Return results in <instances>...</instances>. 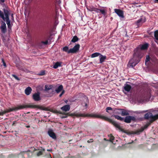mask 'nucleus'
<instances>
[{"label":"nucleus","instance_id":"f257e3e1","mask_svg":"<svg viewBox=\"0 0 158 158\" xmlns=\"http://www.w3.org/2000/svg\"><path fill=\"white\" fill-rule=\"evenodd\" d=\"M75 116L78 117H91L96 118H101L102 119L105 120L106 121H107L110 123L113 124L115 127L118 128L119 130L122 132H124V130L121 128L120 125L117 123L116 122L113 121L111 119L109 118H108L102 116L100 115L97 114H84L81 113H77L75 114Z\"/></svg>","mask_w":158,"mask_h":158},{"label":"nucleus","instance_id":"f03ea898","mask_svg":"<svg viewBox=\"0 0 158 158\" xmlns=\"http://www.w3.org/2000/svg\"><path fill=\"white\" fill-rule=\"evenodd\" d=\"M38 106L36 105H19L13 108H10L8 109H7L2 112H0V115L3 116L4 114L12 111H13L18 110L25 108H38Z\"/></svg>","mask_w":158,"mask_h":158},{"label":"nucleus","instance_id":"7ed1b4c3","mask_svg":"<svg viewBox=\"0 0 158 158\" xmlns=\"http://www.w3.org/2000/svg\"><path fill=\"white\" fill-rule=\"evenodd\" d=\"M142 56H138L137 53H135L133 55V57L130 60L127 64V67L133 68L139 63Z\"/></svg>","mask_w":158,"mask_h":158},{"label":"nucleus","instance_id":"20e7f679","mask_svg":"<svg viewBox=\"0 0 158 158\" xmlns=\"http://www.w3.org/2000/svg\"><path fill=\"white\" fill-rule=\"evenodd\" d=\"M80 47V45L79 44H76L72 48L69 49V48L67 46H65L63 48V50L68 53H75L77 52L79 50Z\"/></svg>","mask_w":158,"mask_h":158},{"label":"nucleus","instance_id":"39448f33","mask_svg":"<svg viewBox=\"0 0 158 158\" xmlns=\"http://www.w3.org/2000/svg\"><path fill=\"white\" fill-rule=\"evenodd\" d=\"M144 118L145 119L147 120L150 118V119L149 122H150L151 123H152L156 120L158 119V114L155 115H153L152 113L148 112L145 114Z\"/></svg>","mask_w":158,"mask_h":158},{"label":"nucleus","instance_id":"423d86ee","mask_svg":"<svg viewBox=\"0 0 158 158\" xmlns=\"http://www.w3.org/2000/svg\"><path fill=\"white\" fill-rule=\"evenodd\" d=\"M4 13L5 14V17H4L5 20H3L6 21V24L7 25L8 28H10L11 27V26L10 25V21L9 19V16L8 12L4 11Z\"/></svg>","mask_w":158,"mask_h":158},{"label":"nucleus","instance_id":"0eeeda50","mask_svg":"<svg viewBox=\"0 0 158 158\" xmlns=\"http://www.w3.org/2000/svg\"><path fill=\"white\" fill-rule=\"evenodd\" d=\"M135 120L136 118L134 117L129 116L126 117L125 119L124 118L123 121L126 123H130L131 120L135 121Z\"/></svg>","mask_w":158,"mask_h":158},{"label":"nucleus","instance_id":"6e6552de","mask_svg":"<svg viewBox=\"0 0 158 158\" xmlns=\"http://www.w3.org/2000/svg\"><path fill=\"white\" fill-rule=\"evenodd\" d=\"M114 12L121 18H124L123 11L119 9H115L114 10Z\"/></svg>","mask_w":158,"mask_h":158},{"label":"nucleus","instance_id":"1a4fd4ad","mask_svg":"<svg viewBox=\"0 0 158 158\" xmlns=\"http://www.w3.org/2000/svg\"><path fill=\"white\" fill-rule=\"evenodd\" d=\"M48 134L49 135L54 139H56V136L55 134L52 130H49L48 131Z\"/></svg>","mask_w":158,"mask_h":158},{"label":"nucleus","instance_id":"9d476101","mask_svg":"<svg viewBox=\"0 0 158 158\" xmlns=\"http://www.w3.org/2000/svg\"><path fill=\"white\" fill-rule=\"evenodd\" d=\"M33 98L35 101H39L40 100L39 92L35 93L33 95Z\"/></svg>","mask_w":158,"mask_h":158},{"label":"nucleus","instance_id":"9b49d317","mask_svg":"<svg viewBox=\"0 0 158 158\" xmlns=\"http://www.w3.org/2000/svg\"><path fill=\"white\" fill-rule=\"evenodd\" d=\"M0 29L2 32L3 33H5L6 31V26L5 22H2V25L0 27Z\"/></svg>","mask_w":158,"mask_h":158},{"label":"nucleus","instance_id":"f8f14e48","mask_svg":"<svg viewBox=\"0 0 158 158\" xmlns=\"http://www.w3.org/2000/svg\"><path fill=\"white\" fill-rule=\"evenodd\" d=\"M70 109V106L69 105H65L61 108V109L63 111L65 112L69 111Z\"/></svg>","mask_w":158,"mask_h":158},{"label":"nucleus","instance_id":"ddd939ff","mask_svg":"<svg viewBox=\"0 0 158 158\" xmlns=\"http://www.w3.org/2000/svg\"><path fill=\"white\" fill-rule=\"evenodd\" d=\"M123 89L125 91L129 92L131 89V87L130 85L126 84L124 85Z\"/></svg>","mask_w":158,"mask_h":158},{"label":"nucleus","instance_id":"4468645a","mask_svg":"<svg viewBox=\"0 0 158 158\" xmlns=\"http://www.w3.org/2000/svg\"><path fill=\"white\" fill-rule=\"evenodd\" d=\"M32 89L30 87H28L25 90V94L27 95H29L31 93Z\"/></svg>","mask_w":158,"mask_h":158},{"label":"nucleus","instance_id":"2eb2a0df","mask_svg":"<svg viewBox=\"0 0 158 158\" xmlns=\"http://www.w3.org/2000/svg\"><path fill=\"white\" fill-rule=\"evenodd\" d=\"M99 58L100 59V63H102L106 59V56H103L100 54Z\"/></svg>","mask_w":158,"mask_h":158},{"label":"nucleus","instance_id":"dca6fc26","mask_svg":"<svg viewBox=\"0 0 158 158\" xmlns=\"http://www.w3.org/2000/svg\"><path fill=\"white\" fill-rule=\"evenodd\" d=\"M63 86L62 85H59L58 87L55 89V91L57 93H59L61 91L63 90Z\"/></svg>","mask_w":158,"mask_h":158},{"label":"nucleus","instance_id":"f3484780","mask_svg":"<svg viewBox=\"0 0 158 158\" xmlns=\"http://www.w3.org/2000/svg\"><path fill=\"white\" fill-rule=\"evenodd\" d=\"M146 19L144 17H142L141 18L138 20L137 22V23L138 24L139 23H143L145 22Z\"/></svg>","mask_w":158,"mask_h":158},{"label":"nucleus","instance_id":"a211bd4d","mask_svg":"<svg viewBox=\"0 0 158 158\" xmlns=\"http://www.w3.org/2000/svg\"><path fill=\"white\" fill-rule=\"evenodd\" d=\"M121 113L122 116L127 115H129L128 113L125 110L121 109Z\"/></svg>","mask_w":158,"mask_h":158},{"label":"nucleus","instance_id":"6ab92c4d","mask_svg":"<svg viewBox=\"0 0 158 158\" xmlns=\"http://www.w3.org/2000/svg\"><path fill=\"white\" fill-rule=\"evenodd\" d=\"M121 109L115 108L114 110V113L117 114H120L121 113Z\"/></svg>","mask_w":158,"mask_h":158},{"label":"nucleus","instance_id":"aec40b11","mask_svg":"<svg viewBox=\"0 0 158 158\" xmlns=\"http://www.w3.org/2000/svg\"><path fill=\"white\" fill-rule=\"evenodd\" d=\"M52 85H45V89L46 91H48V90L51 89L52 88Z\"/></svg>","mask_w":158,"mask_h":158},{"label":"nucleus","instance_id":"412c9836","mask_svg":"<svg viewBox=\"0 0 158 158\" xmlns=\"http://www.w3.org/2000/svg\"><path fill=\"white\" fill-rule=\"evenodd\" d=\"M62 63L61 62H57L54 65L53 68L54 69H57L58 67L60 66Z\"/></svg>","mask_w":158,"mask_h":158},{"label":"nucleus","instance_id":"4be33fe9","mask_svg":"<svg viewBox=\"0 0 158 158\" xmlns=\"http://www.w3.org/2000/svg\"><path fill=\"white\" fill-rule=\"evenodd\" d=\"M112 116L114 117V118L118 120H120L121 121H123L124 120V118L121 117L118 115H113Z\"/></svg>","mask_w":158,"mask_h":158},{"label":"nucleus","instance_id":"5701e85b","mask_svg":"<svg viewBox=\"0 0 158 158\" xmlns=\"http://www.w3.org/2000/svg\"><path fill=\"white\" fill-rule=\"evenodd\" d=\"M148 47V44H145L141 45L140 48L142 50H145Z\"/></svg>","mask_w":158,"mask_h":158},{"label":"nucleus","instance_id":"b1692460","mask_svg":"<svg viewBox=\"0 0 158 158\" xmlns=\"http://www.w3.org/2000/svg\"><path fill=\"white\" fill-rule=\"evenodd\" d=\"M45 151V150L44 148H43L41 149L37 153V156H40L43 154V152Z\"/></svg>","mask_w":158,"mask_h":158},{"label":"nucleus","instance_id":"393cba45","mask_svg":"<svg viewBox=\"0 0 158 158\" xmlns=\"http://www.w3.org/2000/svg\"><path fill=\"white\" fill-rule=\"evenodd\" d=\"M100 54H101L100 53L98 52H95L92 54L91 55V57L92 58L96 57L98 56H100Z\"/></svg>","mask_w":158,"mask_h":158},{"label":"nucleus","instance_id":"a878e982","mask_svg":"<svg viewBox=\"0 0 158 158\" xmlns=\"http://www.w3.org/2000/svg\"><path fill=\"white\" fill-rule=\"evenodd\" d=\"M79 39L76 36H74L71 40V42L73 43H75L78 41Z\"/></svg>","mask_w":158,"mask_h":158},{"label":"nucleus","instance_id":"bb28decb","mask_svg":"<svg viewBox=\"0 0 158 158\" xmlns=\"http://www.w3.org/2000/svg\"><path fill=\"white\" fill-rule=\"evenodd\" d=\"M154 36L156 40H157L156 42L157 43V41H158V31H156L155 32Z\"/></svg>","mask_w":158,"mask_h":158},{"label":"nucleus","instance_id":"cd10ccee","mask_svg":"<svg viewBox=\"0 0 158 158\" xmlns=\"http://www.w3.org/2000/svg\"><path fill=\"white\" fill-rule=\"evenodd\" d=\"M150 60V57L149 56H147L145 59V64H148V62Z\"/></svg>","mask_w":158,"mask_h":158},{"label":"nucleus","instance_id":"c85d7f7f","mask_svg":"<svg viewBox=\"0 0 158 158\" xmlns=\"http://www.w3.org/2000/svg\"><path fill=\"white\" fill-rule=\"evenodd\" d=\"M152 123L150 122H148L146 125H145L143 127L144 129H147L148 126H149Z\"/></svg>","mask_w":158,"mask_h":158},{"label":"nucleus","instance_id":"c756f323","mask_svg":"<svg viewBox=\"0 0 158 158\" xmlns=\"http://www.w3.org/2000/svg\"><path fill=\"white\" fill-rule=\"evenodd\" d=\"M0 17L3 20H5L4 17L3 13L0 10Z\"/></svg>","mask_w":158,"mask_h":158},{"label":"nucleus","instance_id":"7c9ffc66","mask_svg":"<svg viewBox=\"0 0 158 158\" xmlns=\"http://www.w3.org/2000/svg\"><path fill=\"white\" fill-rule=\"evenodd\" d=\"M45 74V71L44 70H42L39 73V75L40 76L44 75Z\"/></svg>","mask_w":158,"mask_h":158},{"label":"nucleus","instance_id":"2f4dec72","mask_svg":"<svg viewBox=\"0 0 158 158\" xmlns=\"http://www.w3.org/2000/svg\"><path fill=\"white\" fill-rule=\"evenodd\" d=\"M88 10L90 11H94L95 9V8H94V7H89L87 8Z\"/></svg>","mask_w":158,"mask_h":158},{"label":"nucleus","instance_id":"473e14b6","mask_svg":"<svg viewBox=\"0 0 158 158\" xmlns=\"http://www.w3.org/2000/svg\"><path fill=\"white\" fill-rule=\"evenodd\" d=\"M100 12H101L103 15H105L106 14V11L104 10H100Z\"/></svg>","mask_w":158,"mask_h":158},{"label":"nucleus","instance_id":"72a5a7b5","mask_svg":"<svg viewBox=\"0 0 158 158\" xmlns=\"http://www.w3.org/2000/svg\"><path fill=\"white\" fill-rule=\"evenodd\" d=\"M109 136L110 137V140L111 141L114 140V138L112 134L110 135H109Z\"/></svg>","mask_w":158,"mask_h":158},{"label":"nucleus","instance_id":"f704fd0d","mask_svg":"<svg viewBox=\"0 0 158 158\" xmlns=\"http://www.w3.org/2000/svg\"><path fill=\"white\" fill-rule=\"evenodd\" d=\"M112 110V108L111 107H106V112L108 113H109L108 110Z\"/></svg>","mask_w":158,"mask_h":158},{"label":"nucleus","instance_id":"c9c22d12","mask_svg":"<svg viewBox=\"0 0 158 158\" xmlns=\"http://www.w3.org/2000/svg\"><path fill=\"white\" fill-rule=\"evenodd\" d=\"M65 93V91L64 90H63L61 93V94L59 95V97L60 98L62 97V95L64 94Z\"/></svg>","mask_w":158,"mask_h":158},{"label":"nucleus","instance_id":"e433bc0d","mask_svg":"<svg viewBox=\"0 0 158 158\" xmlns=\"http://www.w3.org/2000/svg\"><path fill=\"white\" fill-rule=\"evenodd\" d=\"M100 10H101V9L95 8L94 10V11L96 12L97 13H99V12H100Z\"/></svg>","mask_w":158,"mask_h":158},{"label":"nucleus","instance_id":"4c0bfd02","mask_svg":"<svg viewBox=\"0 0 158 158\" xmlns=\"http://www.w3.org/2000/svg\"><path fill=\"white\" fill-rule=\"evenodd\" d=\"M41 43L44 44V45H46L48 44V41L47 40H46L45 41H42L41 42Z\"/></svg>","mask_w":158,"mask_h":158},{"label":"nucleus","instance_id":"58836bf2","mask_svg":"<svg viewBox=\"0 0 158 158\" xmlns=\"http://www.w3.org/2000/svg\"><path fill=\"white\" fill-rule=\"evenodd\" d=\"M144 130L143 128L142 127L139 130V132H142Z\"/></svg>","mask_w":158,"mask_h":158},{"label":"nucleus","instance_id":"ea45409f","mask_svg":"<svg viewBox=\"0 0 158 158\" xmlns=\"http://www.w3.org/2000/svg\"><path fill=\"white\" fill-rule=\"evenodd\" d=\"M56 113H58V114H65V113H62L60 111H56Z\"/></svg>","mask_w":158,"mask_h":158},{"label":"nucleus","instance_id":"a19ab883","mask_svg":"<svg viewBox=\"0 0 158 158\" xmlns=\"http://www.w3.org/2000/svg\"><path fill=\"white\" fill-rule=\"evenodd\" d=\"M93 141V139H90L89 140H88L87 141L88 143H90V142H92Z\"/></svg>","mask_w":158,"mask_h":158},{"label":"nucleus","instance_id":"79ce46f5","mask_svg":"<svg viewBox=\"0 0 158 158\" xmlns=\"http://www.w3.org/2000/svg\"><path fill=\"white\" fill-rule=\"evenodd\" d=\"M31 152V151H30V150H28L27 151L21 152V153H23V152Z\"/></svg>","mask_w":158,"mask_h":158},{"label":"nucleus","instance_id":"37998d69","mask_svg":"<svg viewBox=\"0 0 158 158\" xmlns=\"http://www.w3.org/2000/svg\"><path fill=\"white\" fill-rule=\"evenodd\" d=\"M2 62H3V65H4V66L5 67H6V65L5 63V62H4V60H3V59H2Z\"/></svg>","mask_w":158,"mask_h":158},{"label":"nucleus","instance_id":"c03bdc74","mask_svg":"<svg viewBox=\"0 0 158 158\" xmlns=\"http://www.w3.org/2000/svg\"><path fill=\"white\" fill-rule=\"evenodd\" d=\"M12 76H13V77L15 78L16 79H18L17 77L15 75H12Z\"/></svg>","mask_w":158,"mask_h":158},{"label":"nucleus","instance_id":"a18cd8bd","mask_svg":"<svg viewBox=\"0 0 158 158\" xmlns=\"http://www.w3.org/2000/svg\"><path fill=\"white\" fill-rule=\"evenodd\" d=\"M147 111H139L138 112V113L140 114L142 113H145Z\"/></svg>","mask_w":158,"mask_h":158},{"label":"nucleus","instance_id":"49530a36","mask_svg":"<svg viewBox=\"0 0 158 158\" xmlns=\"http://www.w3.org/2000/svg\"><path fill=\"white\" fill-rule=\"evenodd\" d=\"M16 123V121H15L13 122V123L12 124V126H15V124Z\"/></svg>","mask_w":158,"mask_h":158},{"label":"nucleus","instance_id":"de8ad7c7","mask_svg":"<svg viewBox=\"0 0 158 158\" xmlns=\"http://www.w3.org/2000/svg\"><path fill=\"white\" fill-rule=\"evenodd\" d=\"M75 113H72L70 115L71 116H75Z\"/></svg>","mask_w":158,"mask_h":158},{"label":"nucleus","instance_id":"09e8293b","mask_svg":"<svg viewBox=\"0 0 158 158\" xmlns=\"http://www.w3.org/2000/svg\"><path fill=\"white\" fill-rule=\"evenodd\" d=\"M154 2L155 3H158V0H155Z\"/></svg>","mask_w":158,"mask_h":158},{"label":"nucleus","instance_id":"8fccbe9b","mask_svg":"<svg viewBox=\"0 0 158 158\" xmlns=\"http://www.w3.org/2000/svg\"><path fill=\"white\" fill-rule=\"evenodd\" d=\"M4 0H0V2H4Z\"/></svg>","mask_w":158,"mask_h":158},{"label":"nucleus","instance_id":"3c124183","mask_svg":"<svg viewBox=\"0 0 158 158\" xmlns=\"http://www.w3.org/2000/svg\"><path fill=\"white\" fill-rule=\"evenodd\" d=\"M26 127L27 128H29L30 127V126L29 125H27L26 126Z\"/></svg>","mask_w":158,"mask_h":158},{"label":"nucleus","instance_id":"603ef678","mask_svg":"<svg viewBox=\"0 0 158 158\" xmlns=\"http://www.w3.org/2000/svg\"><path fill=\"white\" fill-rule=\"evenodd\" d=\"M67 117V116H63L62 117H61V118H66Z\"/></svg>","mask_w":158,"mask_h":158},{"label":"nucleus","instance_id":"864d4df0","mask_svg":"<svg viewBox=\"0 0 158 158\" xmlns=\"http://www.w3.org/2000/svg\"><path fill=\"white\" fill-rule=\"evenodd\" d=\"M68 102V100H65V102L66 103H67V102Z\"/></svg>","mask_w":158,"mask_h":158},{"label":"nucleus","instance_id":"5fc2aeb1","mask_svg":"<svg viewBox=\"0 0 158 158\" xmlns=\"http://www.w3.org/2000/svg\"><path fill=\"white\" fill-rule=\"evenodd\" d=\"M34 148V150H33V152H34L35 151L37 150L36 149H35V148Z\"/></svg>","mask_w":158,"mask_h":158},{"label":"nucleus","instance_id":"6e6d98bb","mask_svg":"<svg viewBox=\"0 0 158 158\" xmlns=\"http://www.w3.org/2000/svg\"><path fill=\"white\" fill-rule=\"evenodd\" d=\"M13 14H12V15H11V17H12V19H13Z\"/></svg>","mask_w":158,"mask_h":158},{"label":"nucleus","instance_id":"4d7b16f0","mask_svg":"<svg viewBox=\"0 0 158 158\" xmlns=\"http://www.w3.org/2000/svg\"><path fill=\"white\" fill-rule=\"evenodd\" d=\"M87 106V103H85V106Z\"/></svg>","mask_w":158,"mask_h":158},{"label":"nucleus","instance_id":"13d9d810","mask_svg":"<svg viewBox=\"0 0 158 158\" xmlns=\"http://www.w3.org/2000/svg\"><path fill=\"white\" fill-rule=\"evenodd\" d=\"M47 151H50V150H49V149L47 150Z\"/></svg>","mask_w":158,"mask_h":158},{"label":"nucleus","instance_id":"bf43d9fd","mask_svg":"<svg viewBox=\"0 0 158 158\" xmlns=\"http://www.w3.org/2000/svg\"><path fill=\"white\" fill-rule=\"evenodd\" d=\"M123 92H124V90H123ZM124 92V93L125 94H126V93L125 92Z\"/></svg>","mask_w":158,"mask_h":158},{"label":"nucleus","instance_id":"052dcab7","mask_svg":"<svg viewBox=\"0 0 158 158\" xmlns=\"http://www.w3.org/2000/svg\"><path fill=\"white\" fill-rule=\"evenodd\" d=\"M104 139L105 140H106V139H105V138H104Z\"/></svg>","mask_w":158,"mask_h":158},{"label":"nucleus","instance_id":"680f3d73","mask_svg":"<svg viewBox=\"0 0 158 158\" xmlns=\"http://www.w3.org/2000/svg\"><path fill=\"white\" fill-rule=\"evenodd\" d=\"M82 147L81 146H80V147Z\"/></svg>","mask_w":158,"mask_h":158},{"label":"nucleus","instance_id":"e2e57ef3","mask_svg":"<svg viewBox=\"0 0 158 158\" xmlns=\"http://www.w3.org/2000/svg\"><path fill=\"white\" fill-rule=\"evenodd\" d=\"M71 141V140H69V142H70Z\"/></svg>","mask_w":158,"mask_h":158}]
</instances>
